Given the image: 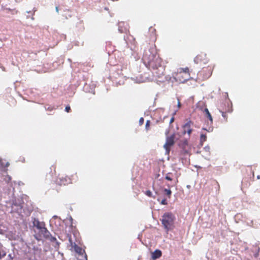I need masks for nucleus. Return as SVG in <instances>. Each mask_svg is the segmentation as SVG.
<instances>
[{
    "label": "nucleus",
    "mask_w": 260,
    "mask_h": 260,
    "mask_svg": "<svg viewBox=\"0 0 260 260\" xmlns=\"http://www.w3.org/2000/svg\"><path fill=\"white\" fill-rule=\"evenodd\" d=\"M45 108L48 110H51L52 109V108L49 106L47 108L46 107Z\"/></svg>",
    "instance_id": "nucleus-32"
},
{
    "label": "nucleus",
    "mask_w": 260,
    "mask_h": 260,
    "mask_svg": "<svg viewBox=\"0 0 260 260\" xmlns=\"http://www.w3.org/2000/svg\"><path fill=\"white\" fill-rule=\"evenodd\" d=\"M9 165V162H7V163L6 164V167H8Z\"/></svg>",
    "instance_id": "nucleus-36"
},
{
    "label": "nucleus",
    "mask_w": 260,
    "mask_h": 260,
    "mask_svg": "<svg viewBox=\"0 0 260 260\" xmlns=\"http://www.w3.org/2000/svg\"><path fill=\"white\" fill-rule=\"evenodd\" d=\"M222 116H223V117H224V113H222Z\"/></svg>",
    "instance_id": "nucleus-38"
},
{
    "label": "nucleus",
    "mask_w": 260,
    "mask_h": 260,
    "mask_svg": "<svg viewBox=\"0 0 260 260\" xmlns=\"http://www.w3.org/2000/svg\"><path fill=\"white\" fill-rule=\"evenodd\" d=\"M146 194L148 197H151L152 196V192L150 190H147L146 192Z\"/></svg>",
    "instance_id": "nucleus-22"
},
{
    "label": "nucleus",
    "mask_w": 260,
    "mask_h": 260,
    "mask_svg": "<svg viewBox=\"0 0 260 260\" xmlns=\"http://www.w3.org/2000/svg\"><path fill=\"white\" fill-rule=\"evenodd\" d=\"M170 174H171L170 173H168V174H167V175L165 177V178L167 180H169V181H171L172 180V179L170 176Z\"/></svg>",
    "instance_id": "nucleus-21"
},
{
    "label": "nucleus",
    "mask_w": 260,
    "mask_h": 260,
    "mask_svg": "<svg viewBox=\"0 0 260 260\" xmlns=\"http://www.w3.org/2000/svg\"><path fill=\"white\" fill-rule=\"evenodd\" d=\"M205 55H197L194 59V61L196 63H199L202 61H203L204 63H206L207 61L205 59Z\"/></svg>",
    "instance_id": "nucleus-11"
},
{
    "label": "nucleus",
    "mask_w": 260,
    "mask_h": 260,
    "mask_svg": "<svg viewBox=\"0 0 260 260\" xmlns=\"http://www.w3.org/2000/svg\"><path fill=\"white\" fill-rule=\"evenodd\" d=\"M175 135H172L170 137H167L166 139V142L165 144L164 147L165 149L166 152L169 153L170 152V148L173 146L174 144Z\"/></svg>",
    "instance_id": "nucleus-6"
},
{
    "label": "nucleus",
    "mask_w": 260,
    "mask_h": 260,
    "mask_svg": "<svg viewBox=\"0 0 260 260\" xmlns=\"http://www.w3.org/2000/svg\"><path fill=\"white\" fill-rule=\"evenodd\" d=\"M178 100V104H177V106L179 108L180 107H181V103L180 102V100H179V99L178 98L177 99Z\"/></svg>",
    "instance_id": "nucleus-29"
},
{
    "label": "nucleus",
    "mask_w": 260,
    "mask_h": 260,
    "mask_svg": "<svg viewBox=\"0 0 260 260\" xmlns=\"http://www.w3.org/2000/svg\"><path fill=\"white\" fill-rule=\"evenodd\" d=\"M149 125H150V121L147 120L146 121V124H145V127H146V129H148V127H149Z\"/></svg>",
    "instance_id": "nucleus-23"
},
{
    "label": "nucleus",
    "mask_w": 260,
    "mask_h": 260,
    "mask_svg": "<svg viewBox=\"0 0 260 260\" xmlns=\"http://www.w3.org/2000/svg\"><path fill=\"white\" fill-rule=\"evenodd\" d=\"M0 171H4L5 173H6L5 170L4 169V164L2 161V159L0 158Z\"/></svg>",
    "instance_id": "nucleus-19"
},
{
    "label": "nucleus",
    "mask_w": 260,
    "mask_h": 260,
    "mask_svg": "<svg viewBox=\"0 0 260 260\" xmlns=\"http://www.w3.org/2000/svg\"><path fill=\"white\" fill-rule=\"evenodd\" d=\"M143 123H144V118L143 117H141L139 119V124H140V125H142V124H143Z\"/></svg>",
    "instance_id": "nucleus-24"
},
{
    "label": "nucleus",
    "mask_w": 260,
    "mask_h": 260,
    "mask_svg": "<svg viewBox=\"0 0 260 260\" xmlns=\"http://www.w3.org/2000/svg\"><path fill=\"white\" fill-rule=\"evenodd\" d=\"M59 181L57 180V183L60 185H67L69 183H71V179L68 177H66L65 178H59Z\"/></svg>",
    "instance_id": "nucleus-10"
},
{
    "label": "nucleus",
    "mask_w": 260,
    "mask_h": 260,
    "mask_svg": "<svg viewBox=\"0 0 260 260\" xmlns=\"http://www.w3.org/2000/svg\"><path fill=\"white\" fill-rule=\"evenodd\" d=\"M22 208V207L20 204H18L13 202L12 205V211L20 214L21 213Z\"/></svg>",
    "instance_id": "nucleus-9"
},
{
    "label": "nucleus",
    "mask_w": 260,
    "mask_h": 260,
    "mask_svg": "<svg viewBox=\"0 0 260 260\" xmlns=\"http://www.w3.org/2000/svg\"><path fill=\"white\" fill-rule=\"evenodd\" d=\"M160 204H162V205H167V203L166 200V199H163L161 201Z\"/></svg>",
    "instance_id": "nucleus-25"
},
{
    "label": "nucleus",
    "mask_w": 260,
    "mask_h": 260,
    "mask_svg": "<svg viewBox=\"0 0 260 260\" xmlns=\"http://www.w3.org/2000/svg\"><path fill=\"white\" fill-rule=\"evenodd\" d=\"M203 130L207 131L208 132H212L213 130V128L212 127H210L208 129L205 128H203Z\"/></svg>",
    "instance_id": "nucleus-20"
},
{
    "label": "nucleus",
    "mask_w": 260,
    "mask_h": 260,
    "mask_svg": "<svg viewBox=\"0 0 260 260\" xmlns=\"http://www.w3.org/2000/svg\"><path fill=\"white\" fill-rule=\"evenodd\" d=\"M147 80H148V78L146 77H137L136 79L135 80V82L136 83H140L146 82Z\"/></svg>",
    "instance_id": "nucleus-13"
},
{
    "label": "nucleus",
    "mask_w": 260,
    "mask_h": 260,
    "mask_svg": "<svg viewBox=\"0 0 260 260\" xmlns=\"http://www.w3.org/2000/svg\"><path fill=\"white\" fill-rule=\"evenodd\" d=\"M0 178L6 183H9L11 180V177L10 176L8 175H2L1 174Z\"/></svg>",
    "instance_id": "nucleus-15"
},
{
    "label": "nucleus",
    "mask_w": 260,
    "mask_h": 260,
    "mask_svg": "<svg viewBox=\"0 0 260 260\" xmlns=\"http://www.w3.org/2000/svg\"><path fill=\"white\" fill-rule=\"evenodd\" d=\"M175 220V216L171 212H166L162 216L161 223L167 232L173 228Z\"/></svg>",
    "instance_id": "nucleus-3"
},
{
    "label": "nucleus",
    "mask_w": 260,
    "mask_h": 260,
    "mask_svg": "<svg viewBox=\"0 0 260 260\" xmlns=\"http://www.w3.org/2000/svg\"><path fill=\"white\" fill-rule=\"evenodd\" d=\"M55 9H56V12H58V7H56Z\"/></svg>",
    "instance_id": "nucleus-34"
},
{
    "label": "nucleus",
    "mask_w": 260,
    "mask_h": 260,
    "mask_svg": "<svg viewBox=\"0 0 260 260\" xmlns=\"http://www.w3.org/2000/svg\"><path fill=\"white\" fill-rule=\"evenodd\" d=\"M192 123L190 121H187L183 125V133H187L189 136L192 132V129L190 128Z\"/></svg>",
    "instance_id": "nucleus-7"
},
{
    "label": "nucleus",
    "mask_w": 260,
    "mask_h": 260,
    "mask_svg": "<svg viewBox=\"0 0 260 260\" xmlns=\"http://www.w3.org/2000/svg\"><path fill=\"white\" fill-rule=\"evenodd\" d=\"M69 220H70V221L71 222V224H72L73 218H72V217L71 216L69 217Z\"/></svg>",
    "instance_id": "nucleus-31"
},
{
    "label": "nucleus",
    "mask_w": 260,
    "mask_h": 260,
    "mask_svg": "<svg viewBox=\"0 0 260 260\" xmlns=\"http://www.w3.org/2000/svg\"><path fill=\"white\" fill-rule=\"evenodd\" d=\"M190 78L188 68H181L174 77L176 81L183 83Z\"/></svg>",
    "instance_id": "nucleus-5"
},
{
    "label": "nucleus",
    "mask_w": 260,
    "mask_h": 260,
    "mask_svg": "<svg viewBox=\"0 0 260 260\" xmlns=\"http://www.w3.org/2000/svg\"><path fill=\"white\" fill-rule=\"evenodd\" d=\"M124 23H123V22H121V23H119L118 30L120 32H123L127 30L126 28H124V29H123L122 28V26L123 25H124Z\"/></svg>",
    "instance_id": "nucleus-17"
},
{
    "label": "nucleus",
    "mask_w": 260,
    "mask_h": 260,
    "mask_svg": "<svg viewBox=\"0 0 260 260\" xmlns=\"http://www.w3.org/2000/svg\"><path fill=\"white\" fill-rule=\"evenodd\" d=\"M204 150L206 151V152H209V150H210V147L209 146H205L204 147Z\"/></svg>",
    "instance_id": "nucleus-27"
},
{
    "label": "nucleus",
    "mask_w": 260,
    "mask_h": 260,
    "mask_svg": "<svg viewBox=\"0 0 260 260\" xmlns=\"http://www.w3.org/2000/svg\"><path fill=\"white\" fill-rule=\"evenodd\" d=\"M161 255V251L159 250L156 249L152 253L151 257L153 259H156L160 257Z\"/></svg>",
    "instance_id": "nucleus-12"
},
{
    "label": "nucleus",
    "mask_w": 260,
    "mask_h": 260,
    "mask_svg": "<svg viewBox=\"0 0 260 260\" xmlns=\"http://www.w3.org/2000/svg\"><path fill=\"white\" fill-rule=\"evenodd\" d=\"M45 238L50 240V242L52 243V245L54 247L55 249H58L59 246V243L57 241L55 237H54L50 235V233L49 237Z\"/></svg>",
    "instance_id": "nucleus-8"
},
{
    "label": "nucleus",
    "mask_w": 260,
    "mask_h": 260,
    "mask_svg": "<svg viewBox=\"0 0 260 260\" xmlns=\"http://www.w3.org/2000/svg\"><path fill=\"white\" fill-rule=\"evenodd\" d=\"M174 120V117H172L170 120V123H172Z\"/></svg>",
    "instance_id": "nucleus-30"
},
{
    "label": "nucleus",
    "mask_w": 260,
    "mask_h": 260,
    "mask_svg": "<svg viewBox=\"0 0 260 260\" xmlns=\"http://www.w3.org/2000/svg\"><path fill=\"white\" fill-rule=\"evenodd\" d=\"M0 234H4L3 230L0 228Z\"/></svg>",
    "instance_id": "nucleus-33"
},
{
    "label": "nucleus",
    "mask_w": 260,
    "mask_h": 260,
    "mask_svg": "<svg viewBox=\"0 0 260 260\" xmlns=\"http://www.w3.org/2000/svg\"><path fill=\"white\" fill-rule=\"evenodd\" d=\"M207 137L205 134L202 133L200 136V143L201 145L206 141Z\"/></svg>",
    "instance_id": "nucleus-16"
},
{
    "label": "nucleus",
    "mask_w": 260,
    "mask_h": 260,
    "mask_svg": "<svg viewBox=\"0 0 260 260\" xmlns=\"http://www.w3.org/2000/svg\"><path fill=\"white\" fill-rule=\"evenodd\" d=\"M70 110H71V108H70V107L69 106H66V107L65 108V111L67 112H69Z\"/></svg>",
    "instance_id": "nucleus-26"
},
{
    "label": "nucleus",
    "mask_w": 260,
    "mask_h": 260,
    "mask_svg": "<svg viewBox=\"0 0 260 260\" xmlns=\"http://www.w3.org/2000/svg\"><path fill=\"white\" fill-rule=\"evenodd\" d=\"M259 249H258L257 251L254 254L255 257H257L258 256Z\"/></svg>",
    "instance_id": "nucleus-28"
},
{
    "label": "nucleus",
    "mask_w": 260,
    "mask_h": 260,
    "mask_svg": "<svg viewBox=\"0 0 260 260\" xmlns=\"http://www.w3.org/2000/svg\"><path fill=\"white\" fill-rule=\"evenodd\" d=\"M31 222L34 228H36L38 230L40 236H43L44 238L49 237V232L45 226L44 222L40 221L36 218H31Z\"/></svg>",
    "instance_id": "nucleus-4"
},
{
    "label": "nucleus",
    "mask_w": 260,
    "mask_h": 260,
    "mask_svg": "<svg viewBox=\"0 0 260 260\" xmlns=\"http://www.w3.org/2000/svg\"><path fill=\"white\" fill-rule=\"evenodd\" d=\"M257 178L258 179H260V176H259V175H258V176H257Z\"/></svg>",
    "instance_id": "nucleus-37"
},
{
    "label": "nucleus",
    "mask_w": 260,
    "mask_h": 260,
    "mask_svg": "<svg viewBox=\"0 0 260 260\" xmlns=\"http://www.w3.org/2000/svg\"><path fill=\"white\" fill-rule=\"evenodd\" d=\"M142 60L145 64H148L149 69L153 70L154 76L159 78L164 75L165 68L161 64V59L156 53L154 47H151L148 51L144 52Z\"/></svg>",
    "instance_id": "nucleus-2"
},
{
    "label": "nucleus",
    "mask_w": 260,
    "mask_h": 260,
    "mask_svg": "<svg viewBox=\"0 0 260 260\" xmlns=\"http://www.w3.org/2000/svg\"><path fill=\"white\" fill-rule=\"evenodd\" d=\"M164 192H165L166 194L170 198L171 195V193H172V191L170 189H166V188H165L164 189Z\"/></svg>",
    "instance_id": "nucleus-18"
},
{
    "label": "nucleus",
    "mask_w": 260,
    "mask_h": 260,
    "mask_svg": "<svg viewBox=\"0 0 260 260\" xmlns=\"http://www.w3.org/2000/svg\"><path fill=\"white\" fill-rule=\"evenodd\" d=\"M204 112L205 113L206 116L209 119V121H210L209 124H212L213 123V119H212V116H211L210 113L209 112L208 109L207 108H205L204 110Z\"/></svg>",
    "instance_id": "nucleus-14"
},
{
    "label": "nucleus",
    "mask_w": 260,
    "mask_h": 260,
    "mask_svg": "<svg viewBox=\"0 0 260 260\" xmlns=\"http://www.w3.org/2000/svg\"><path fill=\"white\" fill-rule=\"evenodd\" d=\"M142 60L145 64H148L149 69L153 70L154 76L159 78L164 75L165 68L161 64V59L156 53L154 47H151L148 51L144 52Z\"/></svg>",
    "instance_id": "nucleus-1"
},
{
    "label": "nucleus",
    "mask_w": 260,
    "mask_h": 260,
    "mask_svg": "<svg viewBox=\"0 0 260 260\" xmlns=\"http://www.w3.org/2000/svg\"><path fill=\"white\" fill-rule=\"evenodd\" d=\"M35 237H36V239H37L38 240H40V239L37 236H36Z\"/></svg>",
    "instance_id": "nucleus-35"
}]
</instances>
